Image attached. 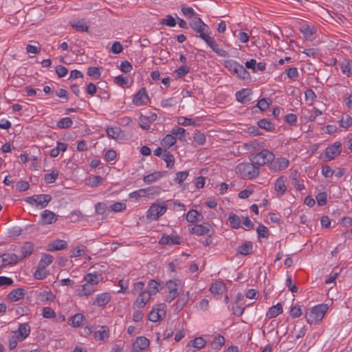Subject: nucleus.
Segmentation results:
<instances>
[{
  "label": "nucleus",
  "instance_id": "nucleus-1",
  "mask_svg": "<svg viewBox=\"0 0 352 352\" xmlns=\"http://www.w3.org/2000/svg\"><path fill=\"white\" fill-rule=\"evenodd\" d=\"M328 310L326 304H320L310 309L305 314L307 322L310 324H317L320 322Z\"/></svg>",
  "mask_w": 352,
  "mask_h": 352
},
{
  "label": "nucleus",
  "instance_id": "nucleus-2",
  "mask_svg": "<svg viewBox=\"0 0 352 352\" xmlns=\"http://www.w3.org/2000/svg\"><path fill=\"white\" fill-rule=\"evenodd\" d=\"M190 26L193 29L199 36L201 37L207 44H214V41L209 36L208 32L209 28L200 18L195 17L190 23Z\"/></svg>",
  "mask_w": 352,
  "mask_h": 352
},
{
  "label": "nucleus",
  "instance_id": "nucleus-3",
  "mask_svg": "<svg viewBox=\"0 0 352 352\" xmlns=\"http://www.w3.org/2000/svg\"><path fill=\"white\" fill-rule=\"evenodd\" d=\"M236 172L244 179H253L259 174V168L254 163H241L236 167Z\"/></svg>",
  "mask_w": 352,
  "mask_h": 352
},
{
  "label": "nucleus",
  "instance_id": "nucleus-4",
  "mask_svg": "<svg viewBox=\"0 0 352 352\" xmlns=\"http://www.w3.org/2000/svg\"><path fill=\"white\" fill-rule=\"evenodd\" d=\"M274 159V155L272 152L263 149L260 153L252 155L251 161L252 163L260 166L273 161Z\"/></svg>",
  "mask_w": 352,
  "mask_h": 352
},
{
  "label": "nucleus",
  "instance_id": "nucleus-5",
  "mask_svg": "<svg viewBox=\"0 0 352 352\" xmlns=\"http://www.w3.org/2000/svg\"><path fill=\"white\" fill-rule=\"evenodd\" d=\"M166 210L167 205L166 204L160 205V204L154 203L148 210L146 217L151 220H157L166 212Z\"/></svg>",
  "mask_w": 352,
  "mask_h": 352
},
{
  "label": "nucleus",
  "instance_id": "nucleus-6",
  "mask_svg": "<svg viewBox=\"0 0 352 352\" xmlns=\"http://www.w3.org/2000/svg\"><path fill=\"white\" fill-rule=\"evenodd\" d=\"M51 200L50 195H37L28 198L30 204H35L41 208H45Z\"/></svg>",
  "mask_w": 352,
  "mask_h": 352
},
{
  "label": "nucleus",
  "instance_id": "nucleus-7",
  "mask_svg": "<svg viewBox=\"0 0 352 352\" xmlns=\"http://www.w3.org/2000/svg\"><path fill=\"white\" fill-rule=\"evenodd\" d=\"M341 153V144L338 142H335L330 146H328L324 153L325 161H329L335 158Z\"/></svg>",
  "mask_w": 352,
  "mask_h": 352
},
{
  "label": "nucleus",
  "instance_id": "nucleus-8",
  "mask_svg": "<svg viewBox=\"0 0 352 352\" xmlns=\"http://www.w3.org/2000/svg\"><path fill=\"white\" fill-rule=\"evenodd\" d=\"M270 164V168L276 172L285 169L289 164V160L285 157H280L274 160Z\"/></svg>",
  "mask_w": 352,
  "mask_h": 352
},
{
  "label": "nucleus",
  "instance_id": "nucleus-9",
  "mask_svg": "<svg viewBox=\"0 0 352 352\" xmlns=\"http://www.w3.org/2000/svg\"><path fill=\"white\" fill-rule=\"evenodd\" d=\"M149 98L146 94V89L142 88L139 91L133 96V102L137 106H141L147 104Z\"/></svg>",
  "mask_w": 352,
  "mask_h": 352
},
{
  "label": "nucleus",
  "instance_id": "nucleus-10",
  "mask_svg": "<svg viewBox=\"0 0 352 352\" xmlns=\"http://www.w3.org/2000/svg\"><path fill=\"white\" fill-rule=\"evenodd\" d=\"M3 267L8 265H15L18 262L21 261L19 256L15 254H3L0 256Z\"/></svg>",
  "mask_w": 352,
  "mask_h": 352
},
{
  "label": "nucleus",
  "instance_id": "nucleus-11",
  "mask_svg": "<svg viewBox=\"0 0 352 352\" xmlns=\"http://www.w3.org/2000/svg\"><path fill=\"white\" fill-rule=\"evenodd\" d=\"M149 346V340L144 337L140 336L136 338L133 344V349L135 351H141L146 349Z\"/></svg>",
  "mask_w": 352,
  "mask_h": 352
},
{
  "label": "nucleus",
  "instance_id": "nucleus-12",
  "mask_svg": "<svg viewBox=\"0 0 352 352\" xmlns=\"http://www.w3.org/2000/svg\"><path fill=\"white\" fill-rule=\"evenodd\" d=\"M30 332V327L27 323H24L21 324L17 331H14L13 333L18 337L19 341H23L29 336Z\"/></svg>",
  "mask_w": 352,
  "mask_h": 352
},
{
  "label": "nucleus",
  "instance_id": "nucleus-13",
  "mask_svg": "<svg viewBox=\"0 0 352 352\" xmlns=\"http://www.w3.org/2000/svg\"><path fill=\"white\" fill-rule=\"evenodd\" d=\"M151 296V295L149 294L148 291L138 294V296L137 297L134 302V305L138 308L144 307L146 305V303L149 302Z\"/></svg>",
  "mask_w": 352,
  "mask_h": 352
},
{
  "label": "nucleus",
  "instance_id": "nucleus-14",
  "mask_svg": "<svg viewBox=\"0 0 352 352\" xmlns=\"http://www.w3.org/2000/svg\"><path fill=\"white\" fill-rule=\"evenodd\" d=\"M67 243L65 241L61 239H56L52 241L47 245V250L51 252L62 250L67 248Z\"/></svg>",
  "mask_w": 352,
  "mask_h": 352
},
{
  "label": "nucleus",
  "instance_id": "nucleus-15",
  "mask_svg": "<svg viewBox=\"0 0 352 352\" xmlns=\"http://www.w3.org/2000/svg\"><path fill=\"white\" fill-rule=\"evenodd\" d=\"M111 300V296L109 293H102L96 296L93 305L99 307L106 305Z\"/></svg>",
  "mask_w": 352,
  "mask_h": 352
},
{
  "label": "nucleus",
  "instance_id": "nucleus-16",
  "mask_svg": "<svg viewBox=\"0 0 352 352\" xmlns=\"http://www.w3.org/2000/svg\"><path fill=\"white\" fill-rule=\"evenodd\" d=\"M166 311L164 309H153L148 314V320L151 322H157L165 316Z\"/></svg>",
  "mask_w": 352,
  "mask_h": 352
},
{
  "label": "nucleus",
  "instance_id": "nucleus-17",
  "mask_svg": "<svg viewBox=\"0 0 352 352\" xmlns=\"http://www.w3.org/2000/svg\"><path fill=\"white\" fill-rule=\"evenodd\" d=\"M233 69L234 73L242 79L246 78L248 76L245 67L241 65L236 64V63H230V69Z\"/></svg>",
  "mask_w": 352,
  "mask_h": 352
},
{
  "label": "nucleus",
  "instance_id": "nucleus-18",
  "mask_svg": "<svg viewBox=\"0 0 352 352\" xmlns=\"http://www.w3.org/2000/svg\"><path fill=\"white\" fill-rule=\"evenodd\" d=\"M33 250H34V245L32 243H30V242L25 243L21 250V255L20 256H19L20 261H21L24 258L30 256L32 254Z\"/></svg>",
  "mask_w": 352,
  "mask_h": 352
},
{
  "label": "nucleus",
  "instance_id": "nucleus-19",
  "mask_svg": "<svg viewBox=\"0 0 352 352\" xmlns=\"http://www.w3.org/2000/svg\"><path fill=\"white\" fill-rule=\"evenodd\" d=\"M25 290L22 288H18L12 290L8 295V298L11 302H16L24 298Z\"/></svg>",
  "mask_w": 352,
  "mask_h": 352
},
{
  "label": "nucleus",
  "instance_id": "nucleus-20",
  "mask_svg": "<svg viewBox=\"0 0 352 352\" xmlns=\"http://www.w3.org/2000/svg\"><path fill=\"white\" fill-rule=\"evenodd\" d=\"M70 25L73 28L79 32H86L89 28L84 19L74 20L70 21Z\"/></svg>",
  "mask_w": 352,
  "mask_h": 352
},
{
  "label": "nucleus",
  "instance_id": "nucleus-21",
  "mask_svg": "<svg viewBox=\"0 0 352 352\" xmlns=\"http://www.w3.org/2000/svg\"><path fill=\"white\" fill-rule=\"evenodd\" d=\"M42 221L44 223L51 224L57 219L56 214L50 210H45L41 214Z\"/></svg>",
  "mask_w": 352,
  "mask_h": 352
},
{
  "label": "nucleus",
  "instance_id": "nucleus-22",
  "mask_svg": "<svg viewBox=\"0 0 352 352\" xmlns=\"http://www.w3.org/2000/svg\"><path fill=\"white\" fill-rule=\"evenodd\" d=\"M204 217L202 214L199 213L195 210H190L186 214V221L188 222H198L201 221Z\"/></svg>",
  "mask_w": 352,
  "mask_h": 352
},
{
  "label": "nucleus",
  "instance_id": "nucleus-23",
  "mask_svg": "<svg viewBox=\"0 0 352 352\" xmlns=\"http://www.w3.org/2000/svg\"><path fill=\"white\" fill-rule=\"evenodd\" d=\"M274 189L277 193L283 195L286 191L285 180L283 177H278L274 184Z\"/></svg>",
  "mask_w": 352,
  "mask_h": 352
},
{
  "label": "nucleus",
  "instance_id": "nucleus-24",
  "mask_svg": "<svg viewBox=\"0 0 352 352\" xmlns=\"http://www.w3.org/2000/svg\"><path fill=\"white\" fill-rule=\"evenodd\" d=\"M95 292V288L90 284L85 283L82 287L78 289V294L80 296H89Z\"/></svg>",
  "mask_w": 352,
  "mask_h": 352
},
{
  "label": "nucleus",
  "instance_id": "nucleus-25",
  "mask_svg": "<svg viewBox=\"0 0 352 352\" xmlns=\"http://www.w3.org/2000/svg\"><path fill=\"white\" fill-rule=\"evenodd\" d=\"M109 337V329L106 326H102L94 333V338L98 340H104Z\"/></svg>",
  "mask_w": 352,
  "mask_h": 352
},
{
  "label": "nucleus",
  "instance_id": "nucleus-26",
  "mask_svg": "<svg viewBox=\"0 0 352 352\" xmlns=\"http://www.w3.org/2000/svg\"><path fill=\"white\" fill-rule=\"evenodd\" d=\"M166 172H155L148 175H146L144 177V181L145 183L151 184L161 177H162L165 175Z\"/></svg>",
  "mask_w": 352,
  "mask_h": 352
},
{
  "label": "nucleus",
  "instance_id": "nucleus-27",
  "mask_svg": "<svg viewBox=\"0 0 352 352\" xmlns=\"http://www.w3.org/2000/svg\"><path fill=\"white\" fill-rule=\"evenodd\" d=\"M283 312V307L280 303H278L276 305L272 306L270 308L267 313V316L269 318H273L276 317L278 314Z\"/></svg>",
  "mask_w": 352,
  "mask_h": 352
},
{
  "label": "nucleus",
  "instance_id": "nucleus-28",
  "mask_svg": "<svg viewBox=\"0 0 352 352\" xmlns=\"http://www.w3.org/2000/svg\"><path fill=\"white\" fill-rule=\"evenodd\" d=\"M107 135L114 140H118L121 138L122 131L119 127H110L107 128Z\"/></svg>",
  "mask_w": 352,
  "mask_h": 352
},
{
  "label": "nucleus",
  "instance_id": "nucleus-29",
  "mask_svg": "<svg viewBox=\"0 0 352 352\" xmlns=\"http://www.w3.org/2000/svg\"><path fill=\"white\" fill-rule=\"evenodd\" d=\"M210 290L212 294H221L226 290V286L223 282H217L211 285Z\"/></svg>",
  "mask_w": 352,
  "mask_h": 352
},
{
  "label": "nucleus",
  "instance_id": "nucleus-30",
  "mask_svg": "<svg viewBox=\"0 0 352 352\" xmlns=\"http://www.w3.org/2000/svg\"><path fill=\"white\" fill-rule=\"evenodd\" d=\"M250 94V90L244 89H242V90L238 91L236 94V98L239 102L244 103V102L250 100V99L248 98Z\"/></svg>",
  "mask_w": 352,
  "mask_h": 352
},
{
  "label": "nucleus",
  "instance_id": "nucleus-31",
  "mask_svg": "<svg viewBox=\"0 0 352 352\" xmlns=\"http://www.w3.org/2000/svg\"><path fill=\"white\" fill-rule=\"evenodd\" d=\"M252 249V243L250 241H246L238 248L237 252L241 255L246 256L251 252Z\"/></svg>",
  "mask_w": 352,
  "mask_h": 352
},
{
  "label": "nucleus",
  "instance_id": "nucleus-32",
  "mask_svg": "<svg viewBox=\"0 0 352 352\" xmlns=\"http://www.w3.org/2000/svg\"><path fill=\"white\" fill-rule=\"evenodd\" d=\"M84 279L87 283L90 284L94 287L100 282V280L101 279V275L88 274L85 276Z\"/></svg>",
  "mask_w": 352,
  "mask_h": 352
},
{
  "label": "nucleus",
  "instance_id": "nucleus-33",
  "mask_svg": "<svg viewBox=\"0 0 352 352\" xmlns=\"http://www.w3.org/2000/svg\"><path fill=\"white\" fill-rule=\"evenodd\" d=\"M341 69L344 74L352 76V60H344L341 64Z\"/></svg>",
  "mask_w": 352,
  "mask_h": 352
},
{
  "label": "nucleus",
  "instance_id": "nucleus-34",
  "mask_svg": "<svg viewBox=\"0 0 352 352\" xmlns=\"http://www.w3.org/2000/svg\"><path fill=\"white\" fill-rule=\"evenodd\" d=\"M54 257L48 254H44L38 263V267L45 269L53 261Z\"/></svg>",
  "mask_w": 352,
  "mask_h": 352
},
{
  "label": "nucleus",
  "instance_id": "nucleus-35",
  "mask_svg": "<svg viewBox=\"0 0 352 352\" xmlns=\"http://www.w3.org/2000/svg\"><path fill=\"white\" fill-rule=\"evenodd\" d=\"M303 36L307 41H311L314 38V30L307 25H304L300 29Z\"/></svg>",
  "mask_w": 352,
  "mask_h": 352
},
{
  "label": "nucleus",
  "instance_id": "nucleus-36",
  "mask_svg": "<svg viewBox=\"0 0 352 352\" xmlns=\"http://www.w3.org/2000/svg\"><path fill=\"white\" fill-rule=\"evenodd\" d=\"M176 143V138L171 134L166 135L162 141V145L165 147L170 148Z\"/></svg>",
  "mask_w": 352,
  "mask_h": 352
},
{
  "label": "nucleus",
  "instance_id": "nucleus-37",
  "mask_svg": "<svg viewBox=\"0 0 352 352\" xmlns=\"http://www.w3.org/2000/svg\"><path fill=\"white\" fill-rule=\"evenodd\" d=\"M84 319V316L82 314H76L74 316H72L70 320V324L74 327H80Z\"/></svg>",
  "mask_w": 352,
  "mask_h": 352
},
{
  "label": "nucleus",
  "instance_id": "nucleus-38",
  "mask_svg": "<svg viewBox=\"0 0 352 352\" xmlns=\"http://www.w3.org/2000/svg\"><path fill=\"white\" fill-rule=\"evenodd\" d=\"M190 232L197 235H204L209 232V229L202 225H196L191 228Z\"/></svg>",
  "mask_w": 352,
  "mask_h": 352
},
{
  "label": "nucleus",
  "instance_id": "nucleus-39",
  "mask_svg": "<svg viewBox=\"0 0 352 352\" xmlns=\"http://www.w3.org/2000/svg\"><path fill=\"white\" fill-rule=\"evenodd\" d=\"M162 159L166 162V166L168 168H171L173 167L175 163V158L174 156L170 153L164 151L162 155Z\"/></svg>",
  "mask_w": 352,
  "mask_h": 352
},
{
  "label": "nucleus",
  "instance_id": "nucleus-40",
  "mask_svg": "<svg viewBox=\"0 0 352 352\" xmlns=\"http://www.w3.org/2000/svg\"><path fill=\"white\" fill-rule=\"evenodd\" d=\"M86 252H87V248L85 246L81 245L79 247H76L71 250L70 257L74 258V257L81 256L82 255H85Z\"/></svg>",
  "mask_w": 352,
  "mask_h": 352
},
{
  "label": "nucleus",
  "instance_id": "nucleus-41",
  "mask_svg": "<svg viewBox=\"0 0 352 352\" xmlns=\"http://www.w3.org/2000/svg\"><path fill=\"white\" fill-rule=\"evenodd\" d=\"M228 221L230 226L233 228H239L241 224V219L239 217L235 214H231L228 217Z\"/></svg>",
  "mask_w": 352,
  "mask_h": 352
},
{
  "label": "nucleus",
  "instance_id": "nucleus-42",
  "mask_svg": "<svg viewBox=\"0 0 352 352\" xmlns=\"http://www.w3.org/2000/svg\"><path fill=\"white\" fill-rule=\"evenodd\" d=\"M148 289L147 291L151 296L155 294L157 292L160 291V283L155 281V280H150L148 283Z\"/></svg>",
  "mask_w": 352,
  "mask_h": 352
},
{
  "label": "nucleus",
  "instance_id": "nucleus-43",
  "mask_svg": "<svg viewBox=\"0 0 352 352\" xmlns=\"http://www.w3.org/2000/svg\"><path fill=\"white\" fill-rule=\"evenodd\" d=\"M225 343V338L221 335L214 337L212 346L214 349H219Z\"/></svg>",
  "mask_w": 352,
  "mask_h": 352
},
{
  "label": "nucleus",
  "instance_id": "nucleus-44",
  "mask_svg": "<svg viewBox=\"0 0 352 352\" xmlns=\"http://www.w3.org/2000/svg\"><path fill=\"white\" fill-rule=\"evenodd\" d=\"M72 123L73 122L72 119L70 118L67 117L60 119L57 122V126L60 129H68L72 126Z\"/></svg>",
  "mask_w": 352,
  "mask_h": 352
},
{
  "label": "nucleus",
  "instance_id": "nucleus-45",
  "mask_svg": "<svg viewBox=\"0 0 352 352\" xmlns=\"http://www.w3.org/2000/svg\"><path fill=\"white\" fill-rule=\"evenodd\" d=\"M58 175V171L57 170H53L51 173L45 175L44 179L47 184H52L55 182Z\"/></svg>",
  "mask_w": 352,
  "mask_h": 352
},
{
  "label": "nucleus",
  "instance_id": "nucleus-46",
  "mask_svg": "<svg viewBox=\"0 0 352 352\" xmlns=\"http://www.w3.org/2000/svg\"><path fill=\"white\" fill-rule=\"evenodd\" d=\"M177 280H170L166 282V287L168 289V292H174V293H179L178 292V287L179 284L177 283Z\"/></svg>",
  "mask_w": 352,
  "mask_h": 352
},
{
  "label": "nucleus",
  "instance_id": "nucleus-47",
  "mask_svg": "<svg viewBox=\"0 0 352 352\" xmlns=\"http://www.w3.org/2000/svg\"><path fill=\"white\" fill-rule=\"evenodd\" d=\"M177 41L179 43H183L186 40V36L184 34H179L177 36H170L168 38H162V42L166 41V43H170V44H173L175 42V41Z\"/></svg>",
  "mask_w": 352,
  "mask_h": 352
},
{
  "label": "nucleus",
  "instance_id": "nucleus-48",
  "mask_svg": "<svg viewBox=\"0 0 352 352\" xmlns=\"http://www.w3.org/2000/svg\"><path fill=\"white\" fill-rule=\"evenodd\" d=\"M258 125L260 128L264 129L267 131H271L274 129L273 124L270 121H269L268 120H266V119L260 120L258 122Z\"/></svg>",
  "mask_w": 352,
  "mask_h": 352
},
{
  "label": "nucleus",
  "instance_id": "nucleus-49",
  "mask_svg": "<svg viewBox=\"0 0 352 352\" xmlns=\"http://www.w3.org/2000/svg\"><path fill=\"white\" fill-rule=\"evenodd\" d=\"M151 120L149 118L144 116L140 117V126L143 129L147 130L150 128Z\"/></svg>",
  "mask_w": 352,
  "mask_h": 352
},
{
  "label": "nucleus",
  "instance_id": "nucleus-50",
  "mask_svg": "<svg viewBox=\"0 0 352 352\" xmlns=\"http://www.w3.org/2000/svg\"><path fill=\"white\" fill-rule=\"evenodd\" d=\"M48 272L45 269L41 268L38 266V269L34 274V276L36 279L42 280L47 277Z\"/></svg>",
  "mask_w": 352,
  "mask_h": 352
},
{
  "label": "nucleus",
  "instance_id": "nucleus-51",
  "mask_svg": "<svg viewBox=\"0 0 352 352\" xmlns=\"http://www.w3.org/2000/svg\"><path fill=\"white\" fill-rule=\"evenodd\" d=\"M144 283L142 281L137 282L133 284V287L132 289V293L133 294H140L146 292V290L144 289Z\"/></svg>",
  "mask_w": 352,
  "mask_h": 352
},
{
  "label": "nucleus",
  "instance_id": "nucleus-52",
  "mask_svg": "<svg viewBox=\"0 0 352 352\" xmlns=\"http://www.w3.org/2000/svg\"><path fill=\"white\" fill-rule=\"evenodd\" d=\"M214 52L219 56L222 57H227L228 53L226 50H223L221 45H208Z\"/></svg>",
  "mask_w": 352,
  "mask_h": 352
},
{
  "label": "nucleus",
  "instance_id": "nucleus-53",
  "mask_svg": "<svg viewBox=\"0 0 352 352\" xmlns=\"http://www.w3.org/2000/svg\"><path fill=\"white\" fill-rule=\"evenodd\" d=\"M87 74L96 79H98L100 76V69L99 67H91L88 68Z\"/></svg>",
  "mask_w": 352,
  "mask_h": 352
},
{
  "label": "nucleus",
  "instance_id": "nucleus-54",
  "mask_svg": "<svg viewBox=\"0 0 352 352\" xmlns=\"http://www.w3.org/2000/svg\"><path fill=\"white\" fill-rule=\"evenodd\" d=\"M177 123L182 126L195 125V122L190 118L186 117H179L177 119Z\"/></svg>",
  "mask_w": 352,
  "mask_h": 352
},
{
  "label": "nucleus",
  "instance_id": "nucleus-55",
  "mask_svg": "<svg viewBox=\"0 0 352 352\" xmlns=\"http://www.w3.org/2000/svg\"><path fill=\"white\" fill-rule=\"evenodd\" d=\"M190 342H192V345L198 349L203 348L206 344V341L201 337L196 338Z\"/></svg>",
  "mask_w": 352,
  "mask_h": 352
},
{
  "label": "nucleus",
  "instance_id": "nucleus-56",
  "mask_svg": "<svg viewBox=\"0 0 352 352\" xmlns=\"http://www.w3.org/2000/svg\"><path fill=\"white\" fill-rule=\"evenodd\" d=\"M194 140L199 145H203L206 142L205 135L199 131H197L194 134Z\"/></svg>",
  "mask_w": 352,
  "mask_h": 352
},
{
  "label": "nucleus",
  "instance_id": "nucleus-57",
  "mask_svg": "<svg viewBox=\"0 0 352 352\" xmlns=\"http://www.w3.org/2000/svg\"><path fill=\"white\" fill-rule=\"evenodd\" d=\"M109 207L111 210L118 212L124 210L126 209V204L122 202H116L111 204Z\"/></svg>",
  "mask_w": 352,
  "mask_h": 352
},
{
  "label": "nucleus",
  "instance_id": "nucleus-58",
  "mask_svg": "<svg viewBox=\"0 0 352 352\" xmlns=\"http://www.w3.org/2000/svg\"><path fill=\"white\" fill-rule=\"evenodd\" d=\"M188 176V171H182L179 172L176 174V177L175 178V181L178 184H182Z\"/></svg>",
  "mask_w": 352,
  "mask_h": 352
},
{
  "label": "nucleus",
  "instance_id": "nucleus-59",
  "mask_svg": "<svg viewBox=\"0 0 352 352\" xmlns=\"http://www.w3.org/2000/svg\"><path fill=\"white\" fill-rule=\"evenodd\" d=\"M161 24L166 25L169 27H174L176 25L175 19L171 15L166 16V18L161 20Z\"/></svg>",
  "mask_w": 352,
  "mask_h": 352
},
{
  "label": "nucleus",
  "instance_id": "nucleus-60",
  "mask_svg": "<svg viewBox=\"0 0 352 352\" xmlns=\"http://www.w3.org/2000/svg\"><path fill=\"white\" fill-rule=\"evenodd\" d=\"M243 298V296L241 294L237 295L236 303L238 305L236 307V309L234 311V314L239 316L243 314L244 311V307H242V305L240 304V300Z\"/></svg>",
  "mask_w": 352,
  "mask_h": 352
},
{
  "label": "nucleus",
  "instance_id": "nucleus-61",
  "mask_svg": "<svg viewBox=\"0 0 352 352\" xmlns=\"http://www.w3.org/2000/svg\"><path fill=\"white\" fill-rule=\"evenodd\" d=\"M340 122L341 127L347 129L352 124V118L346 115L345 117H342Z\"/></svg>",
  "mask_w": 352,
  "mask_h": 352
},
{
  "label": "nucleus",
  "instance_id": "nucleus-62",
  "mask_svg": "<svg viewBox=\"0 0 352 352\" xmlns=\"http://www.w3.org/2000/svg\"><path fill=\"white\" fill-rule=\"evenodd\" d=\"M189 299V292L186 293V294L182 297H181L177 301V305L180 309H182L184 305L187 303Z\"/></svg>",
  "mask_w": 352,
  "mask_h": 352
},
{
  "label": "nucleus",
  "instance_id": "nucleus-63",
  "mask_svg": "<svg viewBox=\"0 0 352 352\" xmlns=\"http://www.w3.org/2000/svg\"><path fill=\"white\" fill-rule=\"evenodd\" d=\"M56 72L59 78H63L67 74L68 69L63 65H58L56 68Z\"/></svg>",
  "mask_w": 352,
  "mask_h": 352
},
{
  "label": "nucleus",
  "instance_id": "nucleus-64",
  "mask_svg": "<svg viewBox=\"0 0 352 352\" xmlns=\"http://www.w3.org/2000/svg\"><path fill=\"white\" fill-rule=\"evenodd\" d=\"M270 102H267L266 98H262L258 101L256 107H258L261 111H265L268 109Z\"/></svg>",
  "mask_w": 352,
  "mask_h": 352
}]
</instances>
